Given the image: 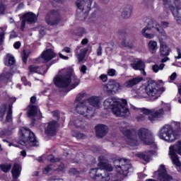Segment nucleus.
I'll return each instance as SVG.
<instances>
[{
    "label": "nucleus",
    "instance_id": "57",
    "mask_svg": "<svg viewBox=\"0 0 181 181\" xmlns=\"http://www.w3.org/2000/svg\"><path fill=\"white\" fill-rule=\"evenodd\" d=\"M81 73L83 74H86V71H87V66L86 65H82L80 68Z\"/></svg>",
    "mask_w": 181,
    "mask_h": 181
},
{
    "label": "nucleus",
    "instance_id": "43",
    "mask_svg": "<svg viewBox=\"0 0 181 181\" xmlns=\"http://www.w3.org/2000/svg\"><path fill=\"white\" fill-rule=\"evenodd\" d=\"M71 124H73L74 125V127H76V128L84 129V126L83 125V122H81V120H80L78 119L71 122Z\"/></svg>",
    "mask_w": 181,
    "mask_h": 181
},
{
    "label": "nucleus",
    "instance_id": "24",
    "mask_svg": "<svg viewBox=\"0 0 181 181\" xmlns=\"http://www.w3.org/2000/svg\"><path fill=\"white\" fill-rule=\"evenodd\" d=\"M30 73H37V74H45L47 71V66L43 67L37 66L36 65H31L28 67Z\"/></svg>",
    "mask_w": 181,
    "mask_h": 181
},
{
    "label": "nucleus",
    "instance_id": "42",
    "mask_svg": "<svg viewBox=\"0 0 181 181\" xmlns=\"http://www.w3.org/2000/svg\"><path fill=\"white\" fill-rule=\"evenodd\" d=\"M6 119L7 122H11L12 121V105H8V110L7 112Z\"/></svg>",
    "mask_w": 181,
    "mask_h": 181
},
{
    "label": "nucleus",
    "instance_id": "49",
    "mask_svg": "<svg viewBox=\"0 0 181 181\" xmlns=\"http://www.w3.org/2000/svg\"><path fill=\"white\" fill-rule=\"evenodd\" d=\"M47 160H49V162H52V163L59 162L60 160V159L59 158H54V156L52 154L47 156Z\"/></svg>",
    "mask_w": 181,
    "mask_h": 181
},
{
    "label": "nucleus",
    "instance_id": "23",
    "mask_svg": "<svg viewBox=\"0 0 181 181\" xmlns=\"http://www.w3.org/2000/svg\"><path fill=\"white\" fill-rule=\"evenodd\" d=\"M142 80H144V78L142 77H136L132 79H129L124 83V87H126V88H132L134 86L139 84Z\"/></svg>",
    "mask_w": 181,
    "mask_h": 181
},
{
    "label": "nucleus",
    "instance_id": "7",
    "mask_svg": "<svg viewBox=\"0 0 181 181\" xmlns=\"http://www.w3.org/2000/svg\"><path fill=\"white\" fill-rule=\"evenodd\" d=\"M169 149L170 158L173 165L176 166L178 172H180L181 163L180 160H179V156H177V153L178 155L181 156V140L177 141L174 146H170Z\"/></svg>",
    "mask_w": 181,
    "mask_h": 181
},
{
    "label": "nucleus",
    "instance_id": "48",
    "mask_svg": "<svg viewBox=\"0 0 181 181\" xmlns=\"http://www.w3.org/2000/svg\"><path fill=\"white\" fill-rule=\"evenodd\" d=\"M162 107L163 111H165V112H170V105L165 103H162Z\"/></svg>",
    "mask_w": 181,
    "mask_h": 181
},
{
    "label": "nucleus",
    "instance_id": "12",
    "mask_svg": "<svg viewBox=\"0 0 181 181\" xmlns=\"http://www.w3.org/2000/svg\"><path fill=\"white\" fill-rule=\"evenodd\" d=\"M63 17L60 15L58 10H52L49 11L45 16V22L50 26H54L62 23Z\"/></svg>",
    "mask_w": 181,
    "mask_h": 181
},
{
    "label": "nucleus",
    "instance_id": "33",
    "mask_svg": "<svg viewBox=\"0 0 181 181\" xmlns=\"http://www.w3.org/2000/svg\"><path fill=\"white\" fill-rule=\"evenodd\" d=\"M130 66L134 70H144L145 69V62L142 60H139L135 63L131 64Z\"/></svg>",
    "mask_w": 181,
    "mask_h": 181
},
{
    "label": "nucleus",
    "instance_id": "59",
    "mask_svg": "<svg viewBox=\"0 0 181 181\" xmlns=\"http://www.w3.org/2000/svg\"><path fill=\"white\" fill-rule=\"evenodd\" d=\"M21 81L23 82L24 86H29L30 87V83L26 81L25 77H22Z\"/></svg>",
    "mask_w": 181,
    "mask_h": 181
},
{
    "label": "nucleus",
    "instance_id": "31",
    "mask_svg": "<svg viewBox=\"0 0 181 181\" xmlns=\"http://www.w3.org/2000/svg\"><path fill=\"white\" fill-rule=\"evenodd\" d=\"M12 168V165L8 164V163H4V164H0V179L1 177H4V175L2 174V172L4 173H8L9 170Z\"/></svg>",
    "mask_w": 181,
    "mask_h": 181
},
{
    "label": "nucleus",
    "instance_id": "30",
    "mask_svg": "<svg viewBox=\"0 0 181 181\" xmlns=\"http://www.w3.org/2000/svg\"><path fill=\"white\" fill-rule=\"evenodd\" d=\"M168 8L171 11L175 19L181 17V14L179 13V11L181 9V4L180 5V8L177 6H175L176 8H175V4L173 3L170 6H168Z\"/></svg>",
    "mask_w": 181,
    "mask_h": 181
},
{
    "label": "nucleus",
    "instance_id": "28",
    "mask_svg": "<svg viewBox=\"0 0 181 181\" xmlns=\"http://www.w3.org/2000/svg\"><path fill=\"white\" fill-rule=\"evenodd\" d=\"M28 117H36L37 115L38 118H42V112L37 109V107L35 105L30 106V110L28 112Z\"/></svg>",
    "mask_w": 181,
    "mask_h": 181
},
{
    "label": "nucleus",
    "instance_id": "39",
    "mask_svg": "<svg viewBox=\"0 0 181 181\" xmlns=\"http://www.w3.org/2000/svg\"><path fill=\"white\" fill-rule=\"evenodd\" d=\"M74 33L76 36L83 37V35H86L87 33V31L86 30V28L83 27H78L76 29H75Z\"/></svg>",
    "mask_w": 181,
    "mask_h": 181
},
{
    "label": "nucleus",
    "instance_id": "62",
    "mask_svg": "<svg viewBox=\"0 0 181 181\" xmlns=\"http://www.w3.org/2000/svg\"><path fill=\"white\" fill-rule=\"evenodd\" d=\"M69 173H70V175H77L78 173V171H77V170L76 168H71L69 170Z\"/></svg>",
    "mask_w": 181,
    "mask_h": 181
},
{
    "label": "nucleus",
    "instance_id": "21",
    "mask_svg": "<svg viewBox=\"0 0 181 181\" xmlns=\"http://www.w3.org/2000/svg\"><path fill=\"white\" fill-rule=\"evenodd\" d=\"M88 105H92V108H100L101 106V97L100 96H90L86 99Z\"/></svg>",
    "mask_w": 181,
    "mask_h": 181
},
{
    "label": "nucleus",
    "instance_id": "61",
    "mask_svg": "<svg viewBox=\"0 0 181 181\" xmlns=\"http://www.w3.org/2000/svg\"><path fill=\"white\" fill-rule=\"evenodd\" d=\"M52 115H53V117H54V118H57V119H59V118L60 117L59 111H57V110L52 112Z\"/></svg>",
    "mask_w": 181,
    "mask_h": 181
},
{
    "label": "nucleus",
    "instance_id": "13",
    "mask_svg": "<svg viewBox=\"0 0 181 181\" xmlns=\"http://www.w3.org/2000/svg\"><path fill=\"white\" fill-rule=\"evenodd\" d=\"M139 139L146 145H152L153 144V134L152 132L146 128H141L136 132Z\"/></svg>",
    "mask_w": 181,
    "mask_h": 181
},
{
    "label": "nucleus",
    "instance_id": "50",
    "mask_svg": "<svg viewBox=\"0 0 181 181\" xmlns=\"http://www.w3.org/2000/svg\"><path fill=\"white\" fill-rule=\"evenodd\" d=\"M137 94L139 98H145V97H146V93H145V91L142 90V89H139L137 90Z\"/></svg>",
    "mask_w": 181,
    "mask_h": 181
},
{
    "label": "nucleus",
    "instance_id": "34",
    "mask_svg": "<svg viewBox=\"0 0 181 181\" xmlns=\"http://www.w3.org/2000/svg\"><path fill=\"white\" fill-rule=\"evenodd\" d=\"M5 66H13L15 64V57L12 54H7L4 59Z\"/></svg>",
    "mask_w": 181,
    "mask_h": 181
},
{
    "label": "nucleus",
    "instance_id": "15",
    "mask_svg": "<svg viewBox=\"0 0 181 181\" xmlns=\"http://www.w3.org/2000/svg\"><path fill=\"white\" fill-rule=\"evenodd\" d=\"M152 29H156V30H159V24L156 22V21L151 20L144 28L141 30V34L146 39H153L155 35L151 33V30Z\"/></svg>",
    "mask_w": 181,
    "mask_h": 181
},
{
    "label": "nucleus",
    "instance_id": "64",
    "mask_svg": "<svg viewBox=\"0 0 181 181\" xmlns=\"http://www.w3.org/2000/svg\"><path fill=\"white\" fill-rule=\"evenodd\" d=\"M177 56H175V59H177L179 60L181 59V51L179 48H177Z\"/></svg>",
    "mask_w": 181,
    "mask_h": 181
},
{
    "label": "nucleus",
    "instance_id": "18",
    "mask_svg": "<svg viewBox=\"0 0 181 181\" xmlns=\"http://www.w3.org/2000/svg\"><path fill=\"white\" fill-rule=\"evenodd\" d=\"M57 128H59V123L57 122H49L45 129V133L49 136H54L57 134Z\"/></svg>",
    "mask_w": 181,
    "mask_h": 181
},
{
    "label": "nucleus",
    "instance_id": "32",
    "mask_svg": "<svg viewBox=\"0 0 181 181\" xmlns=\"http://www.w3.org/2000/svg\"><path fill=\"white\" fill-rule=\"evenodd\" d=\"M152 153H153V151H148L143 153L137 154V156L140 158L141 159H143L145 160L146 163H149V160L151 159V156H152Z\"/></svg>",
    "mask_w": 181,
    "mask_h": 181
},
{
    "label": "nucleus",
    "instance_id": "58",
    "mask_svg": "<svg viewBox=\"0 0 181 181\" xmlns=\"http://www.w3.org/2000/svg\"><path fill=\"white\" fill-rule=\"evenodd\" d=\"M100 80H102L103 83H106V81H107L108 80V77L107 76V75H104V74L101 75L100 76Z\"/></svg>",
    "mask_w": 181,
    "mask_h": 181
},
{
    "label": "nucleus",
    "instance_id": "2",
    "mask_svg": "<svg viewBox=\"0 0 181 181\" xmlns=\"http://www.w3.org/2000/svg\"><path fill=\"white\" fill-rule=\"evenodd\" d=\"M54 83L59 88H66L71 85V90L76 88V86L80 84V79L77 76L71 74V71L69 69H62L59 71L58 74L54 78Z\"/></svg>",
    "mask_w": 181,
    "mask_h": 181
},
{
    "label": "nucleus",
    "instance_id": "5",
    "mask_svg": "<svg viewBox=\"0 0 181 181\" xmlns=\"http://www.w3.org/2000/svg\"><path fill=\"white\" fill-rule=\"evenodd\" d=\"M75 5L78 8L77 18L79 21H86L88 16V12L91 11L93 0H77Z\"/></svg>",
    "mask_w": 181,
    "mask_h": 181
},
{
    "label": "nucleus",
    "instance_id": "51",
    "mask_svg": "<svg viewBox=\"0 0 181 181\" xmlns=\"http://www.w3.org/2000/svg\"><path fill=\"white\" fill-rule=\"evenodd\" d=\"M5 112H6V107L3 106L0 107V118L3 119L4 115H5Z\"/></svg>",
    "mask_w": 181,
    "mask_h": 181
},
{
    "label": "nucleus",
    "instance_id": "19",
    "mask_svg": "<svg viewBox=\"0 0 181 181\" xmlns=\"http://www.w3.org/2000/svg\"><path fill=\"white\" fill-rule=\"evenodd\" d=\"M88 51V48L84 47L83 46H78L75 49V54L77 59L79 63H81L84 58L86 57V54Z\"/></svg>",
    "mask_w": 181,
    "mask_h": 181
},
{
    "label": "nucleus",
    "instance_id": "10",
    "mask_svg": "<svg viewBox=\"0 0 181 181\" xmlns=\"http://www.w3.org/2000/svg\"><path fill=\"white\" fill-rule=\"evenodd\" d=\"M158 136L160 139L167 141V142H175L176 141V136L173 133V127L170 124H165L160 129Z\"/></svg>",
    "mask_w": 181,
    "mask_h": 181
},
{
    "label": "nucleus",
    "instance_id": "26",
    "mask_svg": "<svg viewBox=\"0 0 181 181\" xmlns=\"http://www.w3.org/2000/svg\"><path fill=\"white\" fill-rule=\"evenodd\" d=\"M133 8L131 6H126L123 7L121 16L124 19H128L132 16Z\"/></svg>",
    "mask_w": 181,
    "mask_h": 181
},
{
    "label": "nucleus",
    "instance_id": "6",
    "mask_svg": "<svg viewBox=\"0 0 181 181\" xmlns=\"http://www.w3.org/2000/svg\"><path fill=\"white\" fill-rule=\"evenodd\" d=\"M22 136L25 138V140H21L18 144L23 146L29 148L30 146H39V141L36 139L35 134L32 132L29 129L23 127L21 129Z\"/></svg>",
    "mask_w": 181,
    "mask_h": 181
},
{
    "label": "nucleus",
    "instance_id": "14",
    "mask_svg": "<svg viewBox=\"0 0 181 181\" xmlns=\"http://www.w3.org/2000/svg\"><path fill=\"white\" fill-rule=\"evenodd\" d=\"M121 90V84L115 80H111L103 86V91L107 95H114L119 93Z\"/></svg>",
    "mask_w": 181,
    "mask_h": 181
},
{
    "label": "nucleus",
    "instance_id": "25",
    "mask_svg": "<svg viewBox=\"0 0 181 181\" xmlns=\"http://www.w3.org/2000/svg\"><path fill=\"white\" fill-rule=\"evenodd\" d=\"M23 19H25L28 23H36L37 22V16L32 12H29L23 16Z\"/></svg>",
    "mask_w": 181,
    "mask_h": 181
},
{
    "label": "nucleus",
    "instance_id": "35",
    "mask_svg": "<svg viewBox=\"0 0 181 181\" xmlns=\"http://www.w3.org/2000/svg\"><path fill=\"white\" fill-rule=\"evenodd\" d=\"M163 1V5H167L168 6H171L173 4L175 5V6H177V8H179L180 9V4H181V0H161Z\"/></svg>",
    "mask_w": 181,
    "mask_h": 181
},
{
    "label": "nucleus",
    "instance_id": "16",
    "mask_svg": "<svg viewBox=\"0 0 181 181\" xmlns=\"http://www.w3.org/2000/svg\"><path fill=\"white\" fill-rule=\"evenodd\" d=\"M115 163H119L116 165L117 172L122 176H127L128 170L132 168L131 164L128 163L125 159L116 160Z\"/></svg>",
    "mask_w": 181,
    "mask_h": 181
},
{
    "label": "nucleus",
    "instance_id": "37",
    "mask_svg": "<svg viewBox=\"0 0 181 181\" xmlns=\"http://www.w3.org/2000/svg\"><path fill=\"white\" fill-rule=\"evenodd\" d=\"M157 32L159 33L160 43L168 39V34L165 30L160 28V25H159L158 30H157Z\"/></svg>",
    "mask_w": 181,
    "mask_h": 181
},
{
    "label": "nucleus",
    "instance_id": "53",
    "mask_svg": "<svg viewBox=\"0 0 181 181\" xmlns=\"http://www.w3.org/2000/svg\"><path fill=\"white\" fill-rule=\"evenodd\" d=\"M52 165H48L47 167L45 168L43 170L44 175H47L49 172H52Z\"/></svg>",
    "mask_w": 181,
    "mask_h": 181
},
{
    "label": "nucleus",
    "instance_id": "9",
    "mask_svg": "<svg viewBox=\"0 0 181 181\" xmlns=\"http://www.w3.org/2000/svg\"><path fill=\"white\" fill-rule=\"evenodd\" d=\"M145 93L149 97L151 100L154 101V100H158L160 97V89L158 86V83L153 81H150L147 83L144 88Z\"/></svg>",
    "mask_w": 181,
    "mask_h": 181
},
{
    "label": "nucleus",
    "instance_id": "60",
    "mask_svg": "<svg viewBox=\"0 0 181 181\" xmlns=\"http://www.w3.org/2000/svg\"><path fill=\"white\" fill-rule=\"evenodd\" d=\"M177 132H181V125L180 122H175Z\"/></svg>",
    "mask_w": 181,
    "mask_h": 181
},
{
    "label": "nucleus",
    "instance_id": "56",
    "mask_svg": "<svg viewBox=\"0 0 181 181\" xmlns=\"http://www.w3.org/2000/svg\"><path fill=\"white\" fill-rule=\"evenodd\" d=\"M25 25H26V20H25V18H23V21H21V25L20 27L21 30L22 31L24 30Z\"/></svg>",
    "mask_w": 181,
    "mask_h": 181
},
{
    "label": "nucleus",
    "instance_id": "1",
    "mask_svg": "<svg viewBox=\"0 0 181 181\" xmlns=\"http://www.w3.org/2000/svg\"><path fill=\"white\" fill-rule=\"evenodd\" d=\"M98 166L100 168H92L89 172V176L93 181H118L117 175L108 172H112L113 168L111 164L108 163L104 156L99 157Z\"/></svg>",
    "mask_w": 181,
    "mask_h": 181
},
{
    "label": "nucleus",
    "instance_id": "44",
    "mask_svg": "<svg viewBox=\"0 0 181 181\" xmlns=\"http://www.w3.org/2000/svg\"><path fill=\"white\" fill-rule=\"evenodd\" d=\"M72 135L75 136V138H77V139H83V138L86 136L84 134L76 131L72 132Z\"/></svg>",
    "mask_w": 181,
    "mask_h": 181
},
{
    "label": "nucleus",
    "instance_id": "20",
    "mask_svg": "<svg viewBox=\"0 0 181 181\" xmlns=\"http://www.w3.org/2000/svg\"><path fill=\"white\" fill-rule=\"evenodd\" d=\"M95 129L98 138H104L108 134V127L107 125L99 124L95 126Z\"/></svg>",
    "mask_w": 181,
    "mask_h": 181
},
{
    "label": "nucleus",
    "instance_id": "54",
    "mask_svg": "<svg viewBox=\"0 0 181 181\" xmlns=\"http://www.w3.org/2000/svg\"><path fill=\"white\" fill-rule=\"evenodd\" d=\"M96 54L97 56H101L103 54V47L101 44H99V47L96 49Z\"/></svg>",
    "mask_w": 181,
    "mask_h": 181
},
{
    "label": "nucleus",
    "instance_id": "52",
    "mask_svg": "<svg viewBox=\"0 0 181 181\" xmlns=\"http://www.w3.org/2000/svg\"><path fill=\"white\" fill-rule=\"evenodd\" d=\"M117 73V71L114 69H108L107 71V76H110L111 77H114Z\"/></svg>",
    "mask_w": 181,
    "mask_h": 181
},
{
    "label": "nucleus",
    "instance_id": "3",
    "mask_svg": "<svg viewBox=\"0 0 181 181\" xmlns=\"http://www.w3.org/2000/svg\"><path fill=\"white\" fill-rule=\"evenodd\" d=\"M86 97H87V93L85 91H82L77 95L74 103L75 111L79 115L85 117V118H92L95 110L91 107L90 105H88L87 100L81 102V100L86 98Z\"/></svg>",
    "mask_w": 181,
    "mask_h": 181
},
{
    "label": "nucleus",
    "instance_id": "22",
    "mask_svg": "<svg viewBox=\"0 0 181 181\" xmlns=\"http://www.w3.org/2000/svg\"><path fill=\"white\" fill-rule=\"evenodd\" d=\"M41 57L45 63H47V62H50L52 59L56 57V54L52 49H48L41 54Z\"/></svg>",
    "mask_w": 181,
    "mask_h": 181
},
{
    "label": "nucleus",
    "instance_id": "38",
    "mask_svg": "<svg viewBox=\"0 0 181 181\" xmlns=\"http://www.w3.org/2000/svg\"><path fill=\"white\" fill-rule=\"evenodd\" d=\"M148 49L151 53H156L158 49V42L154 40H150L148 42Z\"/></svg>",
    "mask_w": 181,
    "mask_h": 181
},
{
    "label": "nucleus",
    "instance_id": "46",
    "mask_svg": "<svg viewBox=\"0 0 181 181\" xmlns=\"http://www.w3.org/2000/svg\"><path fill=\"white\" fill-rule=\"evenodd\" d=\"M22 57L23 63L26 64L28 62V57H29V52L23 50Z\"/></svg>",
    "mask_w": 181,
    "mask_h": 181
},
{
    "label": "nucleus",
    "instance_id": "11",
    "mask_svg": "<svg viewBox=\"0 0 181 181\" xmlns=\"http://www.w3.org/2000/svg\"><path fill=\"white\" fill-rule=\"evenodd\" d=\"M141 112L148 115V119L151 122H155V121H159L161 118H163L165 115V110L163 109H152L148 110L145 107L141 109Z\"/></svg>",
    "mask_w": 181,
    "mask_h": 181
},
{
    "label": "nucleus",
    "instance_id": "63",
    "mask_svg": "<svg viewBox=\"0 0 181 181\" xmlns=\"http://www.w3.org/2000/svg\"><path fill=\"white\" fill-rule=\"evenodd\" d=\"M5 9H6L5 5H4V4H0V13H4V12H5Z\"/></svg>",
    "mask_w": 181,
    "mask_h": 181
},
{
    "label": "nucleus",
    "instance_id": "47",
    "mask_svg": "<svg viewBox=\"0 0 181 181\" xmlns=\"http://www.w3.org/2000/svg\"><path fill=\"white\" fill-rule=\"evenodd\" d=\"M122 47H127V49H134V44L123 41L122 42Z\"/></svg>",
    "mask_w": 181,
    "mask_h": 181
},
{
    "label": "nucleus",
    "instance_id": "55",
    "mask_svg": "<svg viewBox=\"0 0 181 181\" xmlns=\"http://www.w3.org/2000/svg\"><path fill=\"white\" fill-rule=\"evenodd\" d=\"M145 115H146V114H144L143 112V115H139V116H137L136 118L137 119V121H144L145 119Z\"/></svg>",
    "mask_w": 181,
    "mask_h": 181
},
{
    "label": "nucleus",
    "instance_id": "29",
    "mask_svg": "<svg viewBox=\"0 0 181 181\" xmlns=\"http://www.w3.org/2000/svg\"><path fill=\"white\" fill-rule=\"evenodd\" d=\"M170 54V48L165 44V42H161L160 44V56H169Z\"/></svg>",
    "mask_w": 181,
    "mask_h": 181
},
{
    "label": "nucleus",
    "instance_id": "45",
    "mask_svg": "<svg viewBox=\"0 0 181 181\" xmlns=\"http://www.w3.org/2000/svg\"><path fill=\"white\" fill-rule=\"evenodd\" d=\"M12 134V132L10 130H2L0 132V136L1 138H5V136H9Z\"/></svg>",
    "mask_w": 181,
    "mask_h": 181
},
{
    "label": "nucleus",
    "instance_id": "8",
    "mask_svg": "<svg viewBox=\"0 0 181 181\" xmlns=\"http://www.w3.org/2000/svg\"><path fill=\"white\" fill-rule=\"evenodd\" d=\"M119 131L127 137L126 142L128 145H130V146H138V145H139V139H138L136 134H134V133L129 130L128 124L122 123L119 127Z\"/></svg>",
    "mask_w": 181,
    "mask_h": 181
},
{
    "label": "nucleus",
    "instance_id": "27",
    "mask_svg": "<svg viewBox=\"0 0 181 181\" xmlns=\"http://www.w3.org/2000/svg\"><path fill=\"white\" fill-rule=\"evenodd\" d=\"M21 172H22V166H21V165L18 163H15L11 170L14 180H16V179L19 177L21 175Z\"/></svg>",
    "mask_w": 181,
    "mask_h": 181
},
{
    "label": "nucleus",
    "instance_id": "40",
    "mask_svg": "<svg viewBox=\"0 0 181 181\" xmlns=\"http://www.w3.org/2000/svg\"><path fill=\"white\" fill-rule=\"evenodd\" d=\"M12 74L9 72H5L0 75V83H6L9 78H11Z\"/></svg>",
    "mask_w": 181,
    "mask_h": 181
},
{
    "label": "nucleus",
    "instance_id": "17",
    "mask_svg": "<svg viewBox=\"0 0 181 181\" xmlns=\"http://www.w3.org/2000/svg\"><path fill=\"white\" fill-rule=\"evenodd\" d=\"M155 176H157L158 180L160 181H171L173 178L169 174L165 168V165H160L158 171L154 173Z\"/></svg>",
    "mask_w": 181,
    "mask_h": 181
},
{
    "label": "nucleus",
    "instance_id": "36",
    "mask_svg": "<svg viewBox=\"0 0 181 181\" xmlns=\"http://www.w3.org/2000/svg\"><path fill=\"white\" fill-rule=\"evenodd\" d=\"M117 49V45L114 44V42H110L107 44V47L105 49V52L108 56H111L112 54V52Z\"/></svg>",
    "mask_w": 181,
    "mask_h": 181
},
{
    "label": "nucleus",
    "instance_id": "4",
    "mask_svg": "<svg viewBox=\"0 0 181 181\" xmlns=\"http://www.w3.org/2000/svg\"><path fill=\"white\" fill-rule=\"evenodd\" d=\"M105 108L112 110L116 117H125L129 112V110L121 104L115 98L110 97L107 98L103 103Z\"/></svg>",
    "mask_w": 181,
    "mask_h": 181
},
{
    "label": "nucleus",
    "instance_id": "41",
    "mask_svg": "<svg viewBox=\"0 0 181 181\" xmlns=\"http://www.w3.org/2000/svg\"><path fill=\"white\" fill-rule=\"evenodd\" d=\"M165 68V64H160V66L158 64H155L152 66V70L154 73H158L159 70H163Z\"/></svg>",
    "mask_w": 181,
    "mask_h": 181
}]
</instances>
